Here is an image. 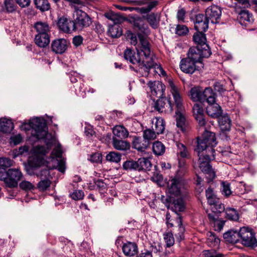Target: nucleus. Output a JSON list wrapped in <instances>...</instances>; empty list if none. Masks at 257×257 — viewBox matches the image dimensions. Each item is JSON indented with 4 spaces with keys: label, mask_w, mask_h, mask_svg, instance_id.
<instances>
[{
    "label": "nucleus",
    "mask_w": 257,
    "mask_h": 257,
    "mask_svg": "<svg viewBox=\"0 0 257 257\" xmlns=\"http://www.w3.org/2000/svg\"><path fill=\"white\" fill-rule=\"evenodd\" d=\"M58 27L59 29L66 33H71L72 31H75L73 21L62 17L59 19Z\"/></svg>",
    "instance_id": "4468645a"
},
{
    "label": "nucleus",
    "mask_w": 257,
    "mask_h": 257,
    "mask_svg": "<svg viewBox=\"0 0 257 257\" xmlns=\"http://www.w3.org/2000/svg\"><path fill=\"white\" fill-rule=\"evenodd\" d=\"M168 87L171 93L174 101L175 102V108H176V125L179 127L181 131H186V119L185 116V107L183 104L182 96L177 87L175 85L173 81L169 79L168 81Z\"/></svg>",
    "instance_id": "f257e3e1"
},
{
    "label": "nucleus",
    "mask_w": 257,
    "mask_h": 257,
    "mask_svg": "<svg viewBox=\"0 0 257 257\" xmlns=\"http://www.w3.org/2000/svg\"><path fill=\"white\" fill-rule=\"evenodd\" d=\"M144 18L154 29H157L160 25V19L158 13H151L144 16Z\"/></svg>",
    "instance_id": "5701e85b"
},
{
    "label": "nucleus",
    "mask_w": 257,
    "mask_h": 257,
    "mask_svg": "<svg viewBox=\"0 0 257 257\" xmlns=\"http://www.w3.org/2000/svg\"><path fill=\"white\" fill-rule=\"evenodd\" d=\"M157 134L153 129H147L143 132V138L150 142L156 139Z\"/></svg>",
    "instance_id": "13d9d810"
},
{
    "label": "nucleus",
    "mask_w": 257,
    "mask_h": 257,
    "mask_svg": "<svg viewBox=\"0 0 257 257\" xmlns=\"http://www.w3.org/2000/svg\"><path fill=\"white\" fill-rule=\"evenodd\" d=\"M176 145L177 148V155L178 158L183 159H189L190 157V154L187 147L183 144L176 142Z\"/></svg>",
    "instance_id": "f704fd0d"
},
{
    "label": "nucleus",
    "mask_w": 257,
    "mask_h": 257,
    "mask_svg": "<svg viewBox=\"0 0 257 257\" xmlns=\"http://www.w3.org/2000/svg\"><path fill=\"white\" fill-rule=\"evenodd\" d=\"M192 110L193 115L198 121L199 126H204L206 124V120L204 118V112L202 105L198 103L194 104Z\"/></svg>",
    "instance_id": "2eb2a0df"
},
{
    "label": "nucleus",
    "mask_w": 257,
    "mask_h": 257,
    "mask_svg": "<svg viewBox=\"0 0 257 257\" xmlns=\"http://www.w3.org/2000/svg\"><path fill=\"white\" fill-rule=\"evenodd\" d=\"M126 38L130 40L131 44L136 46L138 44L137 37L136 34L131 31H128L126 33Z\"/></svg>",
    "instance_id": "774afa93"
},
{
    "label": "nucleus",
    "mask_w": 257,
    "mask_h": 257,
    "mask_svg": "<svg viewBox=\"0 0 257 257\" xmlns=\"http://www.w3.org/2000/svg\"><path fill=\"white\" fill-rule=\"evenodd\" d=\"M194 41L198 46H202L206 44V38L204 33L197 32L193 35Z\"/></svg>",
    "instance_id": "c03bdc74"
},
{
    "label": "nucleus",
    "mask_w": 257,
    "mask_h": 257,
    "mask_svg": "<svg viewBox=\"0 0 257 257\" xmlns=\"http://www.w3.org/2000/svg\"><path fill=\"white\" fill-rule=\"evenodd\" d=\"M216 145L215 134L205 131L201 137L197 138V145L195 151H205L209 153L215 154V151L214 148Z\"/></svg>",
    "instance_id": "7ed1b4c3"
},
{
    "label": "nucleus",
    "mask_w": 257,
    "mask_h": 257,
    "mask_svg": "<svg viewBox=\"0 0 257 257\" xmlns=\"http://www.w3.org/2000/svg\"><path fill=\"white\" fill-rule=\"evenodd\" d=\"M240 239L243 245L252 248L257 247V240L251 229L243 227L240 228Z\"/></svg>",
    "instance_id": "423d86ee"
},
{
    "label": "nucleus",
    "mask_w": 257,
    "mask_h": 257,
    "mask_svg": "<svg viewBox=\"0 0 257 257\" xmlns=\"http://www.w3.org/2000/svg\"><path fill=\"white\" fill-rule=\"evenodd\" d=\"M191 99L195 102L202 101V91L199 88L193 87L190 91Z\"/></svg>",
    "instance_id": "58836bf2"
},
{
    "label": "nucleus",
    "mask_w": 257,
    "mask_h": 257,
    "mask_svg": "<svg viewBox=\"0 0 257 257\" xmlns=\"http://www.w3.org/2000/svg\"><path fill=\"white\" fill-rule=\"evenodd\" d=\"M34 28L37 34L50 36V27L46 22H37L34 24Z\"/></svg>",
    "instance_id": "393cba45"
},
{
    "label": "nucleus",
    "mask_w": 257,
    "mask_h": 257,
    "mask_svg": "<svg viewBox=\"0 0 257 257\" xmlns=\"http://www.w3.org/2000/svg\"><path fill=\"white\" fill-rule=\"evenodd\" d=\"M29 125L33 137L37 140H44L47 146L54 142L55 138L51 134L48 133V127L44 119L34 118L30 120Z\"/></svg>",
    "instance_id": "f03ea898"
},
{
    "label": "nucleus",
    "mask_w": 257,
    "mask_h": 257,
    "mask_svg": "<svg viewBox=\"0 0 257 257\" xmlns=\"http://www.w3.org/2000/svg\"><path fill=\"white\" fill-rule=\"evenodd\" d=\"M221 187L222 193L223 195L228 197L231 194V191L230 190V185L228 183L224 182H222Z\"/></svg>",
    "instance_id": "0e129e2a"
},
{
    "label": "nucleus",
    "mask_w": 257,
    "mask_h": 257,
    "mask_svg": "<svg viewBox=\"0 0 257 257\" xmlns=\"http://www.w3.org/2000/svg\"><path fill=\"white\" fill-rule=\"evenodd\" d=\"M150 251H151V253L152 252L157 253L162 251V246L161 245V243L159 242H154L151 244L150 247Z\"/></svg>",
    "instance_id": "338daca9"
},
{
    "label": "nucleus",
    "mask_w": 257,
    "mask_h": 257,
    "mask_svg": "<svg viewBox=\"0 0 257 257\" xmlns=\"http://www.w3.org/2000/svg\"><path fill=\"white\" fill-rule=\"evenodd\" d=\"M153 95L160 98L163 97L165 90V85L159 81L149 82L148 83Z\"/></svg>",
    "instance_id": "ddd939ff"
},
{
    "label": "nucleus",
    "mask_w": 257,
    "mask_h": 257,
    "mask_svg": "<svg viewBox=\"0 0 257 257\" xmlns=\"http://www.w3.org/2000/svg\"><path fill=\"white\" fill-rule=\"evenodd\" d=\"M137 36L140 44V50L146 58L151 55L150 44L146 37L141 33H138Z\"/></svg>",
    "instance_id": "6ab92c4d"
},
{
    "label": "nucleus",
    "mask_w": 257,
    "mask_h": 257,
    "mask_svg": "<svg viewBox=\"0 0 257 257\" xmlns=\"http://www.w3.org/2000/svg\"><path fill=\"white\" fill-rule=\"evenodd\" d=\"M122 250L125 256L133 257L138 253V246L135 242L126 241L122 245Z\"/></svg>",
    "instance_id": "dca6fc26"
},
{
    "label": "nucleus",
    "mask_w": 257,
    "mask_h": 257,
    "mask_svg": "<svg viewBox=\"0 0 257 257\" xmlns=\"http://www.w3.org/2000/svg\"><path fill=\"white\" fill-rule=\"evenodd\" d=\"M175 106V102L172 103L170 98L169 99L165 97H160L154 104L155 110L160 113L171 112Z\"/></svg>",
    "instance_id": "0eeeda50"
},
{
    "label": "nucleus",
    "mask_w": 257,
    "mask_h": 257,
    "mask_svg": "<svg viewBox=\"0 0 257 257\" xmlns=\"http://www.w3.org/2000/svg\"><path fill=\"white\" fill-rule=\"evenodd\" d=\"M176 34L179 36L186 35L189 32L188 28L183 25H178L176 28Z\"/></svg>",
    "instance_id": "680f3d73"
},
{
    "label": "nucleus",
    "mask_w": 257,
    "mask_h": 257,
    "mask_svg": "<svg viewBox=\"0 0 257 257\" xmlns=\"http://www.w3.org/2000/svg\"><path fill=\"white\" fill-rule=\"evenodd\" d=\"M216 94L211 87H206L202 91V101L207 102L208 104H213L215 102Z\"/></svg>",
    "instance_id": "cd10ccee"
},
{
    "label": "nucleus",
    "mask_w": 257,
    "mask_h": 257,
    "mask_svg": "<svg viewBox=\"0 0 257 257\" xmlns=\"http://www.w3.org/2000/svg\"><path fill=\"white\" fill-rule=\"evenodd\" d=\"M163 236L167 247H170L174 244L175 239L172 232H169L165 233Z\"/></svg>",
    "instance_id": "603ef678"
},
{
    "label": "nucleus",
    "mask_w": 257,
    "mask_h": 257,
    "mask_svg": "<svg viewBox=\"0 0 257 257\" xmlns=\"http://www.w3.org/2000/svg\"><path fill=\"white\" fill-rule=\"evenodd\" d=\"M184 180L182 178H174L168 183V193L175 196H179L183 192Z\"/></svg>",
    "instance_id": "1a4fd4ad"
},
{
    "label": "nucleus",
    "mask_w": 257,
    "mask_h": 257,
    "mask_svg": "<svg viewBox=\"0 0 257 257\" xmlns=\"http://www.w3.org/2000/svg\"><path fill=\"white\" fill-rule=\"evenodd\" d=\"M152 149L154 153L157 156H161L165 152V146L159 141H156L153 143Z\"/></svg>",
    "instance_id": "79ce46f5"
},
{
    "label": "nucleus",
    "mask_w": 257,
    "mask_h": 257,
    "mask_svg": "<svg viewBox=\"0 0 257 257\" xmlns=\"http://www.w3.org/2000/svg\"><path fill=\"white\" fill-rule=\"evenodd\" d=\"M70 197L75 200L82 199L84 197V192L82 190H75L70 194Z\"/></svg>",
    "instance_id": "69168bd1"
},
{
    "label": "nucleus",
    "mask_w": 257,
    "mask_h": 257,
    "mask_svg": "<svg viewBox=\"0 0 257 257\" xmlns=\"http://www.w3.org/2000/svg\"><path fill=\"white\" fill-rule=\"evenodd\" d=\"M14 128V124L11 120L3 118L0 119V132L10 133Z\"/></svg>",
    "instance_id": "72a5a7b5"
},
{
    "label": "nucleus",
    "mask_w": 257,
    "mask_h": 257,
    "mask_svg": "<svg viewBox=\"0 0 257 257\" xmlns=\"http://www.w3.org/2000/svg\"><path fill=\"white\" fill-rule=\"evenodd\" d=\"M133 147L139 151L143 152L150 145V142L143 137H134L132 142Z\"/></svg>",
    "instance_id": "4be33fe9"
},
{
    "label": "nucleus",
    "mask_w": 257,
    "mask_h": 257,
    "mask_svg": "<svg viewBox=\"0 0 257 257\" xmlns=\"http://www.w3.org/2000/svg\"><path fill=\"white\" fill-rule=\"evenodd\" d=\"M144 20V16L143 17L134 16L130 18V21L135 29H137L142 34L148 36L150 34L151 30L148 24L145 22Z\"/></svg>",
    "instance_id": "9d476101"
},
{
    "label": "nucleus",
    "mask_w": 257,
    "mask_h": 257,
    "mask_svg": "<svg viewBox=\"0 0 257 257\" xmlns=\"http://www.w3.org/2000/svg\"><path fill=\"white\" fill-rule=\"evenodd\" d=\"M115 16H112L109 18L110 19L114 22V24L110 26L108 28L107 33L108 35L113 38H118L122 35V31L119 25H117L118 20H115Z\"/></svg>",
    "instance_id": "412c9836"
},
{
    "label": "nucleus",
    "mask_w": 257,
    "mask_h": 257,
    "mask_svg": "<svg viewBox=\"0 0 257 257\" xmlns=\"http://www.w3.org/2000/svg\"><path fill=\"white\" fill-rule=\"evenodd\" d=\"M223 238L226 241L231 243H236L240 240V230H230L223 234Z\"/></svg>",
    "instance_id": "a878e982"
},
{
    "label": "nucleus",
    "mask_w": 257,
    "mask_h": 257,
    "mask_svg": "<svg viewBox=\"0 0 257 257\" xmlns=\"http://www.w3.org/2000/svg\"><path fill=\"white\" fill-rule=\"evenodd\" d=\"M113 137L119 139H124L128 137L129 133L127 129L122 125H116L112 130Z\"/></svg>",
    "instance_id": "7c9ffc66"
},
{
    "label": "nucleus",
    "mask_w": 257,
    "mask_h": 257,
    "mask_svg": "<svg viewBox=\"0 0 257 257\" xmlns=\"http://www.w3.org/2000/svg\"><path fill=\"white\" fill-rule=\"evenodd\" d=\"M36 175L41 179H46V178L50 179L49 170L46 168H39L36 172Z\"/></svg>",
    "instance_id": "6e6d98bb"
},
{
    "label": "nucleus",
    "mask_w": 257,
    "mask_h": 257,
    "mask_svg": "<svg viewBox=\"0 0 257 257\" xmlns=\"http://www.w3.org/2000/svg\"><path fill=\"white\" fill-rule=\"evenodd\" d=\"M208 20L203 14H198L196 16V22L194 28L197 32L204 33L208 28Z\"/></svg>",
    "instance_id": "f3484780"
},
{
    "label": "nucleus",
    "mask_w": 257,
    "mask_h": 257,
    "mask_svg": "<svg viewBox=\"0 0 257 257\" xmlns=\"http://www.w3.org/2000/svg\"><path fill=\"white\" fill-rule=\"evenodd\" d=\"M177 219L178 220V233L175 234L177 239L179 241H181V240L184 239V232L185 231V227L183 226L182 222V219L181 216H178L177 218Z\"/></svg>",
    "instance_id": "a18cd8bd"
},
{
    "label": "nucleus",
    "mask_w": 257,
    "mask_h": 257,
    "mask_svg": "<svg viewBox=\"0 0 257 257\" xmlns=\"http://www.w3.org/2000/svg\"><path fill=\"white\" fill-rule=\"evenodd\" d=\"M22 177L23 174L19 169H10L7 172L5 183L9 187H16Z\"/></svg>",
    "instance_id": "6e6552de"
},
{
    "label": "nucleus",
    "mask_w": 257,
    "mask_h": 257,
    "mask_svg": "<svg viewBox=\"0 0 257 257\" xmlns=\"http://www.w3.org/2000/svg\"><path fill=\"white\" fill-rule=\"evenodd\" d=\"M138 65L139 66L138 71L142 73L143 76H147L150 69L153 67L156 68V66H157L152 61L145 62L144 61H142Z\"/></svg>",
    "instance_id": "c756f323"
},
{
    "label": "nucleus",
    "mask_w": 257,
    "mask_h": 257,
    "mask_svg": "<svg viewBox=\"0 0 257 257\" xmlns=\"http://www.w3.org/2000/svg\"><path fill=\"white\" fill-rule=\"evenodd\" d=\"M112 144L113 147L117 150L125 151L130 149V143L123 139H119L115 138L112 139Z\"/></svg>",
    "instance_id": "b1692460"
},
{
    "label": "nucleus",
    "mask_w": 257,
    "mask_h": 257,
    "mask_svg": "<svg viewBox=\"0 0 257 257\" xmlns=\"http://www.w3.org/2000/svg\"><path fill=\"white\" fill-rule=\"evenodd\" d=\"M172 205V209L176 212L183 211L185 208L184 201L182 198H179L174 200Z\"/></svg>",
    "instance_id": "a19ab883"
},
{
    "label": "nucleus",
    "mask_w": 257,
    "mask_h": 257,
    "mask_svg": "<svg viewBox=\"0 0 257 257\" xmlns=\"http://www.w3.org/2000/svg\"><path fill=\"white\" fill-rule=\"evenodd\" d=\"M75 9L73 22L75 30L89 26L91 24V20L89 16L82 10L76 8Z\"/></svg>",
    "instance_id": "39448f33"
},
{
    "label": "nucleus",
    "mask_w": 257,
    "mask_h": 257,
    "mask_svg": "<svg viewBox=\"0 0 257 257\" xmlns=\"http://www.w3.org/2000/svg\"><path fill=\"white\" fill-rule=\"evenodd\" d=\"M199 48L201 56L202 58H208L211 54V50L206 44L202 46H197Z\"/></svg>",
    "instance_id": "4d7b16f0"
},
{
    "label": "nucleus",
    "mask_w": 257,
    "mask_h": 257,
    "mask_svg": "<svg viewBox=\"0 0 257 257\" xmlns=\"http://www.w3.org/2000/svg\"><path fill=\"white\" fill-rule=\"evenodd\" d=\"M34 4L37 9L41 12H45L50 9V4L48 0H34Z\"/></svg>",
    "instance_id": "ea45409f"
},
{
    "label": "nucleus",
    "mask_w": 257,
    "mask_h": 257,
    "mask_svg": "<svg viewBox=\"0 0 257 257\" xmlns=\"http://www.w3.org/2000/svg\"><path fill=\"white\" fill-rule=\"evenodd\" d=\"M123 168L126 170H137L138 171V164L137 161L133 160L126 161L122 165Z\"/></svg>",
    "instance_id": "864d4df0"
},
{
    "label": "nucleus",
    "mask_w": 257,
    "mask_h": 257,
    "mask_svg": "<svg viewBox=\"0 0 257 257\" xmlns=\"http://www.w3.org/2000/svg\"><path fill=\"white\" fill-rule=\"evenodd\" d=\"M138 171H150L152 168V164L149 159L146 158H140L138 161Z\"/></svg>",
    "instance_id": "e433bc0d"
},
{
    "label": "nucleus",
    "mask_w": 257,
    "mask_h": 257,
    "mask_svg": "<svg viewBox=\"0 0 257 257\" xmlns=\"http://www.w3.org/2000/svg\"><path fill=\"white\" fill-rule=\"evenodd\" d=\"M92 163H101L102 160V156L101 153H95L90 155L88 159Z\"/></svg>",
    "instance_id": "bf43d9fd"
},
{
    "label": "nucleus",
    "mask_w": 257,
    "mask_h": 257,
    "mask_svg": "<svg viewBox=\"0 0 257 257\" xmlns=\"http://www.w3.org/2000/svg\"><path fill=\"white\" fill-rule=\"evenodd\" d=\"M165 122L163 118L156 117L153 119L151 127L157 135L163 134L165 130Z\"/></svg>",
    "instance_id": "c85d7f7f"
},
{
    "label": "nucleus",
    "mask_w": 257,
    "mask_h": 257,
    "mask_svg": "<svg viewBox=\"0 0 257 257\" xmlns=\"http://www.w3.org/2000/svg\"><path fill=\"white\" fill-rule=\"evenodd\" d=\"M211 209L215 214H218L223 212L225 210L224 204L221 203L218 199L214 204L211 205Z\"/></svg>",
    "instance_id": "09e8293b"
},
{
    "label": "nucleus",
    "mask_w": 257,
    "mask_h": 257,
    "mask_svg": "<svg viewBox=\"0 0 257 257\" xmlns=\"http://www.w3.org/2000/svg\"><path fill=\"white\" fill-rule=\"evenodd\" d=\"M203 257H223L222 253H217L214 249L205 250L203 251Z\"/></svg>",
    "instance_id": "052dcab7"
},
{
    "label": "nucleus",
    "mask_w": 257,
    "mask_h": 257,
    "mask_svg": "<svg viewBox=\"0 0 257 257\" xmlns=\"http://www.w3.org/2000/svg\"><path fill=\"white\" fill-rule=\"evenodd\" d=\"M13 161L9 158H0V166L1 168H9L12 166Z\"/></svg>",
    "instance_id": "e2e57ef3"
},
{
    "label": "nucleus",
    "mask_w": 257,
    "mask_h": 257,
    "mask_svg": "<svg viewBox=\"0 0 257 257\" xmlns=\"http://www.w3.org/2000/svg\"><path fill=\"white\" fill-rule=\"evenodd\" d=\"M19 187L22 190L26 192L32 191L36 188L32 183L26 180H23L20 182Z\"/></svg>",
    "instance_id": "5fc2aeb1"
},
{
    "label": "nucleus",
    "mask_w": 257,
    "mask_h": 257,
    "mask_svg": "<svg viewBox=\"0 0 257 257\" xmlns=\"http://www.w3.org/2000/svg\"><path fill=\"white\" fill-rule=\"evenodd\" d=\"M3 8L5 12L11 13L16 11L17 6L14 0H5Z\"/></svg>",
    "instance_id": "37998d69"
},
{
    "label": "nucleus",
    "mask_w": 257,
    "mask_h": 257,
    "mask_svg": "<svg viewBox=\"0 0 257 257\" xmlns=\"http://www.w3.org/2000/svg\"><path fill=\"white\" fill-rule=\"evenodd\" d=\"M237 19L239 23L244 26H247L253 21L252 15L248 10H241L239 13Z\"/></svg>",
    "instance_id": "aec40b11"
},
{
    "label": "nucleus",
    "mask_w": 257,
    "mask_h": 257,
    "mask_svg": "<svg viewBox=\"0 0 257 257\" xmlns=\"http://www.w3.org/2000/svg\"><path fill=\"white\" fill-rule=\"evenodd\" d=\"M206 112L213 118H218L221 115L222 110L221 107L214 102L213 104H208L206 107Z\"/></svg>",
    "instance_id": "bb28decb"
},
{
    "label": "nucleus",
    "mask_w": 257,
    "mask_h": 257,
    "mask_svg": "<svg viewBox=\"0 0 257 257\" xmlns=\"http://www.w3.org/2000/svg\"><path fill=\"white\" fill-rule=\"evenodd\" d=\"M67 42L64 39L55 40L51 43L52 51L56 54L64 53L67 50Z\"/></svg>",
    "instance_id": "a211bd4d"
},
{
    "label": "nucleus",
    "mask_w": 257,
    "mask_h": 257,
    "mask_svg": "<svg viewBox=\"0 0 257 257\" xmlns=\"http://www.w3.org/2000/svg\"><path fill=\"white\" fill-rule=\"evenodd\" d=\"M220 8L216 5H212L207 8L205 11V17L213 24L219 23L221 16Z\"/></svg>",
    "instance_id": "9b49d317"
},
{
    "label": "nucleus",
    "mask_w": 257,
    "mask_h": 257,
    "mask_svg": "<svg viewBox=\"0 0 257 257\" xmlns=\"http://www.w3.org/2000/svg\"><path fill=\"white\" fill-rule=\"evenodd\" d=\"M219 118V124L222 131H228L231 128V120L228 115L220 116Z\"/></svg>",
    "instance_id": "c9c22d12"
},
{
    "label": "nucleus",
    "mask_w": 257,
    "mask_h": 257,
    "mask_svg": "<svg viewBox=\"0 0 257 257\" xmlns=\"http://www.w3.org/2000/svg\"><path fill=\"white\" fill-rule=\"evenodd\" d=\"M106 160L110 162L118 163L121 160V155L117 152H111L106 156Z\"/></svg>",
    "instance_id": "8fccbe9b"
},
{
    "label": "nucleus",
    "mask_w": 257,
    "mask_h": 257,
    "mask_svg": "<svg viewBox=\"0 0 257 257\" xmlns=\"http://www.w3.org/2000/svg\"><path fill=\"white\" fill-rule=\"evenodd\" d=\"M181 70L184 73L192 74L196 70H198L199 66L189 58L186 57L182 59L180 63Z\"/></svg>",
    "instance_id": "f8f14e48"
},
{
    "label": "nucleus",
    "mask_w": 257,
    "mask_h": 257,
    "mask_svg": "<svg viewBox=\"0 0 257 257\" xmlns=\"http://www.w3.org/2000/svg\"><path fill=\"white\" fill-rule=\"evenodd\" d=\"M226 217L230 220L236 221L239 218L237 211L234 208H227L225 210Z\"/></svg>",
    "instance_id": "3c124183"
},
{
    "label": "nucleus",
    "mask_w": 257,
    "mask_h": 257,
    "mask_svg": "<svg viewBox=\"0 0 257 257\" xmlns=\"http://www.w3.org/2000/svg\"><path fill=\"white\" fill-rule=\"evenodd\" d=\"M206 196L207 199L208 203L210 205H211L212 204L215 203L216 201H217L219 199L216 197V195L214 194L212 189L211 188H208L206 190Z\"/></svg>",
    "instance_id": "de8ad7c7"
},
{
    "label": "nucleus",
    "mask_w": 257,
    "mask_h": 257,
    "mask_svg": "<svg viewBox=\"0 0 257 257\" xmlns=\"http://www.w3.org/2000/svg\"><path fill=\"white\" fill-rule=\"evenodd\" d=\"M51 183V181L49 178L41 179V180L38 183L37 188L40 191L44 192L50 187Z\"/></svg>",
    "instance_id": "49530a36"
},
{
    "label": "nucleus",
    "mask_w": 257,
    "mask_h": 257,
    "mask_svg": "<svg viewBox=\"0 0 257 257\" xmlns=\"http://www.w3.org/2000/svg\"><path fill=\"white\" fill-rule=\"evenodd\" d=\"M207 243L210 247L218 246L220 243L219 238L213 232H208L207 234Z\"/></svg>",
    "instance_id": "4c0bfd02"
},
{
    "label": "nucleus",
    "mask_w": 257,
    "mask_h": 257,
    "mask_svg": "<svg viewBox=\"0 0 257 257\" xmlns=\"http://www.w3.org/2000/svg\"><path fill=\"white\" fill-rule=\"evenodd\" d=\"M198 157L199 167L204 173L209 175V180H212L215 177V174L213 170L210 162L215 159L214 153H209L207 152L195 151Z\"/></svg>",
    "instance_id": "20e7f679"
},
{
    "label": "nucleus",
    "mask_w": 257,
    "mask_h": 257,
    "mask_svg": "<svg viewBox=\"0 0 257 257\" xmlns=\"http://www.w3.org/2000/svg\"><path fill=\"white\" fill-rule=\"evenodd\" d=\"M200 49L198 48V46L196 48H190L187 54L188 58H189L190 60L194 61L196 64L198 63L202 65L201 59Z\"/></svg>",
    "instance_id": "2f4dec72"
},
{
    "label": "nucleus",
    "mask_w": 257,
    "mask_h": 257,
    "mask_svg": "<svg viewBox=\"0 0 257 257\" xmlns=\"http://www.w3.org/2000/svg\"><path fill=\"white\" fill-rule=\"evenodd\" d=\"M50 42L49 35H36L35 37V44L40 48H46Z\"/></svg>",
    "instance_id": "473e14b6"
}]
</instances>
